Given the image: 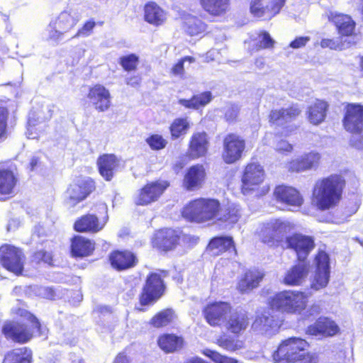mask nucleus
<instances>
[{"instance_id":"f257e3e1","label":"nucleus","mask_w":363,"mask_h":363,"mask_svg":"<svg viewBox=\"0 0 363 363\" xmlns=\"http://www.w3.org/2000/svg\"><path fill=\"white\" fill-rule=\"evenodd\" d=\"M344 186L345 180L337 174L318 180L313 189L312 203L322 211L334 208L341 199Z\"/></svg>"},{"instance_id":"f03ea898","label":"nucleus","mask_w":363,"mask_h":363,"mask_svg":"<svg viewBox=\"0 0 363 363\" xmlns=\"http://www.w3.org/2000/svg\"><path fill=\"white\" fill-rule=\"evenodd\" d=\"M220 209L218 200L199 199L189 203L182 211V216L188 220L204 223L217 217Z\"/></svg>"},{"instance_id":"7ed1b4c3","label":"nucleus","mask_w":363,"mask_h":363,"mask_svg":"<svg viewBox=\"0 0 363 363\" xmlns=\"http://www.w3.org/2000/svg\"><path fill=\"white\" fill-rule=\"evenodd\" d=\"M79 20L80 15L73 9L62 11L50 22L47 28L48 39L59 42L69 37Z\"/></svg>"},{"instance_id":"20e7f679","label":"nucleus","mask_w":363,"mask_h":363,"mask_svg":"<svg viewBox=\"0 0 363 363\" xmlns=\"http://www.w3.org/2000/svg\"><path fill=\"white\" fill-rule=\"evenodd\" d=\"M308 347V342L302 338H288L282 341L274 352V361L276 363L296 362L308 354L306 352Z\"/></svg>"},{"instance_id":"39448f33","label":"nucleus","mask_w":363,"mask_h":363,"mask_svg":"<svg viewBox=\"0 0 363 363\" xmlns=\"http://www.w3.org/2000/svg\"><path fill=\"white\" fill-rule=\"evenodd\" d=\"M307 304V296L298 291H285L274 295L269 301L272 310L289 313H301Z\"/></svg>"},{"instance_id":"423d86ee","label":"nucleus","mask_w":363,"mask_h":363,"mask_svg":"<svg viewBox=\"0 0 363 363\" xmlns=\"http://www.w3.org/2000/svg\"><path fill=\"white\" fill-rule=\"evenodd\" d=\"M293 228V225L287 220H272L262 225L259 235L261 240L267 245L278 246Z\"/></svg>"},{"instance_id":"0eeeda50","label":"nucleus","mask_w":363,"mask_h":363,"mask_svg":"<svg viewBox=\"0 0 363 363\" xmlns=\"http://www.w3.org/2000/svg\"><path fill=\"white\" fill-rule=\"evenodd\" d=\"M26 313L31 325L14 322L6 323L3 327L2 332L7 338L24 343L31 339L34 333L39 331L40 325L36 318L30 313Z\"/></svg>"},{"instance_id":"6e6552de","label":"nucleus","mask_w":363,"mask_h":363,"mask_svg":"<svg viewBox=\"0 0 363 363\" xmlns=\"http://www.w3.org/2000/svg\"><path fill=\"white\" fill-rule=\"evenodd\" d=\"M286 0H251L250 11L256 18L270 20L277 15Z\"/></svg>"},{"instance_id":"1a4fd4ad","label":"nucleus","mask_w":363,"mask_h":363,"mask_svg":"<svg viewBox=\"0 0 363 363\" xmlns=\"http://www.w3.org/2000/svg\"><path fill=\"white\" fill-rule=\"evenodd\" d=\"M24 256L19 249L5 245L0 247V262L4 267L16 275L21 274Z\"/></svg>"},{"instance_id":"9d476101","label":"nucleus","mask_w":363,"mask_h":363,"mask_svg":"<svg viewBox=\"0 0 363 363\" xmlns=\"http://www.w3.org/2000/svg\"><path fill=\"white\" fill-rule=\"evenodd\" d=\"M232 307L225 301H215L208 303L203 309V315L206 322L211 326H219L226 320Z\"/></svg>"},{"instance_id":"9b49d317","label":"nucleus","mask_w":363,"mask_h":363,"mask_svg":"<svg viewBox=\"0 0 363 363\" xmlns=\"http://www.w3.org/2000/svg\"><path fill=\"white\" fill-rule=\"evenodd\" d=\"M344 128L351 133H360L363 130V106L359 104H348L345 107L342 119Z\"/></svg>"},{"instance_id":"f8f14e48","label":"nucleus","mask_w":363,"mask_h":363,"mask_svg":"<svg viewBox=\"0 0 363 363\" xmlns=\"http://www.w3.org/2000/svg\"><path fill=\"white\" fill-rule=\"evenodd\" d=\"M286 247L291 249L296 253L298 261H306V259L315 247L313 237L300 233L286 237Z\"/></svg>"},{"instance_id":"ddd939ff","label":"nucleus","mask_w":363,"mask_h":363,"mask_svg":"<svg viewBox=\"0 0 363 363\" xmlns=\"http://www.w3.org/2000/svg\"><path fill=\"white\" fill-rule=\"evenodd\" d=\"M169 186L168 182L157 180L147 183L138 192L135 198L137 205H147L158 200Z\"/></svg>"},{"instance_id":"4468645a","label":"nucleus","mask_w":363,"mask_h":363,"mask_svg":"<svg viewBox=\"0 0 363 363\" xmlns=\"http://www.w3.org/2000/svg\"><path fill=\"white\" fill-rule=\"evenodd\" d=\"M316 267L315 276L311 283V288L319 290L325 288L330 278V259L327 253L320 251L315 257Z\"/></svg>"},{"instance_id":"2eb2a0df","label":"nucleus","mask_w":363,"mask_h":363,"mask_svg":"<svg viewBox=\"0 0 363 363\" xmlns=\"http://www.w3.org/2000/svg\"><path fill=\"white\" fill-rule=\"evenodd\" d=\"M245 147V140L238 135L228 134L223 140V159L227 164H233L240 159Z\"/></svg>"},{"instance_id":"dca6fc26","label":"nucleus","mask_w":363,"mask_h":363,"mask_svg":"<svg viewBox=\"0 0 363 363\" xmlns=\"http://www.w3.org/2000/svg\"><path fill=\"white\" fill-rule=\"evenodd\" d=\"M94 182L89 178H79L67 191V202L70 206L84 200L94 189Z\"/></svg>"},{"instance_id":"f3484780","label":"nucleus","mask_w":363,"mask_h":363,"mask_svg":"<svg viewBox=\"0 0 363 363\" xmlns=\"http://www.w3.org/2000/svg\"><path fill=\"white\" fill-rule=\"evenodd\" d=\"M164 289L160 275L157 273L151 274L146 280L140 298L141 305L146 306L157 300L162 295Z\"/></svg>"},{"instance_id":"a211bd4d","label":"nucleus","mask_w":363,"mask_h":363,"mask_svg":"<svg viewBox=\"0 0 363 363\" xmlns=\"http://www.w3.org/2000/svg\"><path fill=\"white\" fill-rule=\"evenodd\" d=\"M276 201L292 208H300L303 203V198L294 187L280 185L274 191Z\"/></svg>"},{"instance_id":"6ab92c4d","label":"nucleus","mask_w":363,"mask_h":363,"mask_svg":"<svg viewBox=\"0 0 363 363\" xmlns=\"http://www.w3.org/2000/svg\"><path fill=\"white\" fill-rule=\"evenodd\" d=\"M264 179V172L262 167L257 163H250L245 167L242 176V192L247 194L255 189Z\"/></svg>"},{"instance_id":"aec40b11","label":"nucleus","mask_w":363,"mask_h":363,"mask_svg":"<svg viewBox=\"0 0 363 363\" xmlns=\"http://www.w3.org/2000/svg\"><path fill=\"white\" fill-rule=\"evenodd\" d=\"M206 177V169L202 164L189 167L184 177L183 186L187 191H196L202 187Z\"/></svg>"},{"instance_id":"412c9836","label":"nucleus","mask_w":363,"mask_h":363,"mask_svg":"<svg viewBox=\"0 0 363 363\" xmlns=\"http://www.w3.org/2000/svg\"><path fill=\"white\" fill-rule=\"evenodd\" d=\"M320 155L314 151L304 153L289 162L288 169L291 172H301L318 167Z\"/></svg>"},{"instance_id":"4be33fe9","label":"nucleus","mask_w":363,"mask_h":363,"mask_svg":"<svg viewBox=\"0 0 363 363\" xmlns=\"http://www.w3.org/2000/svg\"><path fill=\"white\" fill-rule=\"evenodd\" d=\"M309 272V263L306 261H298L286 272L283 282L289 286H299L305 281Z\"/></svg>"},{"instance_id":"5701e85b","label":"nucleus","mask_w":363,"mask_h":363,"mask_svg":"<svg viewBox=\"0 0 363 363\" xmlns=\"http://www.w3.org/2000/svg\"><path fill=\"white\" fill-rule=\"evenodd\" d=\"M281 324V321L269 311H264L257 315L252 328L267 335H272L278 332Z\"/></svg>"},{"instance_id":"b1692460","label":"nucleus","mask_w":363,"mask_h":363,"mask_svg":"<svg viewBox=\"0 0 363 363\" xmlns=\"http://www.w3.org/2000/svg\"><path fill=\"white\" fill-rule=\"evenodd\" d=\"M328 21L333 23L338 33L344 36H352L355 28V22L346 14L329 11L325 13Z\"/></svg>"},{"instance_id":"393cba45","label":"nucleus","mask_w":363,"mask_h":363,"mask_svg":"<svg viewBox=\"0 0 363 363\" xmlns=\"http://www.w3.org/2000/svg\"><path fill=\"white\" fill-rule=\"evenodd\" d=\"M209 138L205 132L193 133L190 138L188 155L191 159L204 157L208 150Z\"/></svg>"},{"instance_id":"a878e982","label":"nucleus","mask_w":363,"mask_h":363,"mask_svg":"<svg viewBox=\"0 0 363 363\" xmlns=\"http://www.w3.org/2000/svg\"><path fill=\"white\" fill-rule=\"evenodd\" d=\"M87 97L95 108L100 112L107 111L111 106L109 91L101 84H96L91 88Z\"/></svg>"},{"instance_id":"bb28decb","label":"nucleus","mask_w":363,"mask_h":363,"mask_svg":"<svg viewBox=\"0 0 363 363\" xmlns=\"http://www.w3.org/2000/svg\"><path fill=\"white\" fill-rule=\"evenodd\" d=\"M100 174L106 180L111 181L120 166V160L112 154H104L97 160Z\"/></svg>"},{"instance_id":"cd10ccee","label":"nucleus","mask_w":363,"mask_h":363,"mask_svg":"<svg viewBox=\"0 0 363 363\" xmlns=\"http://www.w3.org/2000/svg\"><path fill=\"white\" fill-rule=\"evenodd\" d=\"M338 332V325L328 318H320L307 329V333L311 335L333 336Z\"/></svg>"},{"instance_id":"c85d7f7f","label":"nucleus","mask_w":363,"mask_h":363,"mask_svg":"<svg viewBox=\"0 0 363 363\" xmlns=\"http://www.w3.org/2000/svg\"><path fill=\"white\" fill-rule=\"evenodd\" d=\"M145 20L155 26H162L167 18V13L155 2L147 3L144 8Z\"/></svg>"},{"instance_id":"c756f323","label":"nucleus","mask_w":363,"mask_h":363,"mask_svg":"<svg viewBox=\"0 0 363 363\" xmlns=\"http://www.w3.org/2000/svg\"><path fill=\"white\" fill-rule=\"evenodd\" d=\"M229 314L230 316L225 326L230 333L238 334L247 329L249 325V318L245 311L235 310Z\"/></svg>"},{"instance_id":"7c9ffc66","label":"nucleus","mask_w":363,"mask_h":363,"mask_svg":"<svg viewBox=\"0 0 363 363\" xmlns=\"http://www.w3.org/2000/svg\"><path fill=\"white\" fill-rule=\"evenodd\" d=\"M301 113L297 105L286 108L276 109L271 111L270 121L278 125H284L286 123L295 119Z\"/></svg>"},{"instance_id":"2f4dec72","label":"nucleus","mask_w":363,"mask_h":363,"mask_svg":"<svg viewBox=\"0 0 363 363\" xmlns=\"http://www.w3.org/2000/svg\"><path fill=\"white\" fill-rule=\"evenodd\" d=\"M328 108L329 105L326 101L320 99L315 100L308 108V121L313 125H319L323 123L325 119Z\"/></svg>"},{"instance_id":"473e14b6","label":"nucleus","mask_w":363,"mask_h":363,"mask_svg":"<svg viewBox=\"0 0 363 363\" xmlns=\"http://www.w3.org/2000/svg\"><path fill=\"white\" fill-rule=\"evenodd\" d=\"M241 216L240 208L235 203L229 204L226 207L220 208L218 213V220L223 223L225 228H230L235 225Z\"/></svg>"},{"instance_id":"72a5a7b5","label":"nucleus","mask_w":363,"mask_h":363,"mask_svg":"<svg viewBox=\"0 0 363 363\" xmlns=\"http://www.w3.org/2000/svg\"><path fill=\"white\" fill-rule=\"evenodd\" d=\"M106 220L99 222L98 218L92 214L82 216L74 223V229L78 232L97 233L103 229Z\"/></svg>"},{"instance_id":"f704fd0d","label":"nucleus","mask_w":363,"mask_h":363,"mask_svg":"<svg viewBox=\"0 0 363 363\" xmlns=\"http://www.w3.org/2000/svg\"><path fill=\"white\" fill-rule=\"evenodd\" d=\"M264 274L258 270H249L240 279L238 284V289L241 293H248L258 286Z\"/></svg>"},{"instance_id":"c9c22d12","label":"nucleus","mask_w":363,"mask_h":363,"mask_svg":"<svg viewBox=\"0 0 363 363\" xmlns=\"http://www.w3.org/2000/svg\"><path fill=\"white\" fill-rule=\"evenodd\" d=\"M208 250L213 255H219L225 251L236 252L233 238L229 236L213 238L208 245Z\"/></svg>"},{"instance_id":"e433bc0d","label":"nucleus","mask_w":363,"mask_h":363,"mask_svg":"<svg viewBox=\"0 0 363 363\" xmlns=\"http://www.w3.org/2000/svg\"><path fill=\"white\" fill-rule=\"evenodd\" d=\"M135 256L130 252H115L110 255L113 267L123 270L133 267L136 263Z\"/></svg>"},{"instance_id":"4c0bfd02","label":"nucleus","mask_w":363,"mask_h":363,"mask_svg":"<svg viewBox=\"0 0 363 363\" xmlns=\"http://www.w3.org/2000/svg\"><path fill=\"white\" fill-rule=\"evenodd\" d=\"M183 343L182 337L174 334L162 335L157 340L158 346L166 353L174 352L182 349Z\"/></svg>"},{"instance_id":"58836bf2","label":"nucleus","mask_w":363,"mask_h":363,"mask_svg":"<svg viewBox=\"0 0 363 363\" xmlns=\"http://www.w3.org/2000/svg\"><path fill=\"white\" fill-rule=\"evenodd\" d=\"M94 249V245L89 240L75 236L72 240L71 252L74 257H82L89 255Z\"/></svg>"},{"instance_id":"ea45409f","label":"nucleus","mask_w":363,"mask_h":363,"mask_svg":"<svg viewBox=\"0 0 363 363\" xmlns=\"http://www.w3.org/2000/svg\"><path fill=\"white\" fill-rule=\"evenodd\" d=\"M178 239L176 231L170 228L162 230L155 235L156 244L164 250H171L177 244Z\"/></svg>"},{"instance_id":"a19ab883","label":"nucleus","mask_w":363,"mask_h":363,"mask_svg":"<svg viewBox=\"0 0 363 363\" xmlns=\"http://www.w3.org/2000/svg\"><path fill=\"white\" fill-rule=\"evenodd\" d=\"M17 179L12 171L0 169V199L13 192Z\"/></svg>"},{"instance_id":"79ce46f5","label":"nucleus","mask_w":363,"mask_h":363,"mask_svg":"<svg viewBox=\"0 0 363 363\" xmlns=\"http://www.w3.org/2000/svg\"><path fill=\"white\" fill-rule=\"evenodd\" d=\"M213 99L211 91H204L201 94L194 95L191 99H179V104L185 108L198 109L203 107L209 104Z\"/></svg>"},{"instance_id":"37998d69","label":"nucleus","mask_w":363,"mask_h":363,"mask_svg":"<svg viewBox=\"0 0 363 363\" xmlns=\"http://www.w3.org/2000/svg\"><path fill=\"white\" fill-rule=\"evenodd\" d=\"M230 0H201L203 9L213 16L225 13L229 7Z\"/></svg>"},{"instance_id":"c03bdc74","label":"nucleus","mask_w":363,"mask_h":363,"mask_svg":"<svg viewBox=\"0 0 363 363\" xmlns=\"http://www.w3.org/2000/svg\"><path fill=\"white\" fill-rule=\"evenodd\" d=\"M31 355L27 347L16 348L7 353L3 363H30Z\"/></svg>"},{"instance_id":"a18cd8bd","label":"nucleus","mask_w":363,"mask_h":363,"mask_svg":"<svg viewBox=\"0 0 363 363\" xmlns=\"http://www.w3.org/2000/svg\"><path fill=\"white\" fill-rule=\"evenodd\" d=\"M191 128V122L187 117L175 118L169 126L172 138L175 140L185 135Z\"/></svg>"},{"instance_id":"49530a36","label":"nucleus","mask_w":363,"mask_h":363,"mask_svg":"<svg viewBox=\"0 0 363 363\" xmlns=\"http://www.w3.org/2000/svg\"><path fill=\"white\" fill-rule=\"evenodd\" d=\"M48 126L45 121L36 122L32 117L28 119L27 137L29 139H38L44 135Z\"/></svg>"},{"instance_id":"de8ad7c7","label":"nucleus","mask_w":363,"mask_h":363,"mask_svg":"<svg viewBox=\"0 0 363 363\" xmlns=\"http://www.w3.org/2000/svg\"><path fill=\"white\" fill-rule=\"evenodd\" d=\"M184 28L189 35H197L206 30V26L198 18L189 16L185 19Z\"/></svg>"},{"instance_id":"09e8293b","label":"nucleus","mask_w":363,"mask_h":363,"mask_svg":"<svg viewBox=\"0 0 363 363\" xmlns=\"http://www.w3.org/2000/svg\"><path fill=\"white\" fill-rule=\"evenodd\" d=\"M216 342L218 346L229 352H235L244 347V342L242 340L225 335L217 338Z\"/></svg>"},{"instance_id":"8fccbe9b","label":"nucleus","mask_w":363,"mask_h":363,"mask_svg":"<svg viewBox=\"0 0 363 363\" xmlns=\"http://www.w3.org/2000/svg\"><path fill=\"white\" fill-rule=\"evenodd\" d=\"M173 318V311L170 309L162 311L155 315L150 321V324L155 328L168 325Z\"/></svg>"},{"instance_id":"3c124183","label":"nucleus","mask_w":363,"mask_h":363,"mask_svg":"<svg viewBox=\"0 0 363 363\" xmlns=\"http://www.w3.org/2000/svg\"><path fill=\"white\" fill-rule=\"evenodd\" d=\"M195 61V59L190 56L184 57V58L179 60L172 68L171 73L177 77L183 78L184 76V63L188 62L191 64Z\"/></svg>"},{"instance_id":"603ef678","label":"nucleus","mask_w":363,"mask_h":363,"mask_svg":"<svg viewBox=\"0 0 363 363\" xmlns=\"http://www.w3.org/2000/svg\"><path fill=\"white\" fill-rule=\"evenodd\" d=\"M147 143L154 150H162L165 147L167 142L163 137L158 134L152 135L146 139Z\"/></svg>"},{"instance_id":"864d4df0","label":"nucleus","mask_w":363,"mask_h":363,"mask_svg":"<svg viewBox=\"0 0 363 363\" xmlns=\"http://www.w3.org/2000/svg\"><path fill=\"white\" fill-rule=\"evenodd\" d=\"M96 23L94 21H86L82 28H80L77 33L71 37L73 38H86L89 36L94 28Z\"/></svg>"},{"instance_id":"5fc2aeb1","label":"nucleus","mask_w":363,"mask_h":363,"mask_svg":"<svg viewBox=\"0 0 363 363\" xmlns=\"http://www.w3.org/2000/svg\"><path fill=\"white\" fill-rule=\"evenodd\" d=\"M138 57L135 55H130L121 58V64L124 69L131 71L136 68Z\"/></svg>"},{"instance_id":"6e6d98bb","label":"nucleus","mask_w":363,"mask_h":363,"mask_svg":"<svg viewBox=\"0 0 363 363\" xmlns=\"http://www.w3.org/2000/svg\"><path fill=\"white\" fill-rule=\"evenodd\" d=\"M257 40V50L272 48L274 43L269 34L267 32L261 33L258 36Z\"/></svg>"},{"instance_id":"4d7b16f0","label":"nucleus","mask_w":363,"mask_h":363,"mask_svg":"<svg viewBox=\"0 0 363 363\" xmlns=\"http://www.w3.org/2000/svg\"><path fill=\"white\" fill-rule=\"evenodd\" d=\"M7 117V110L4 107H0V139L6 136Z\"/></svg>"},{"instance_id":"13d9d810","label":"nucleus","mask_w":363,"mask_h":363,"mask_svg":"<svg viewBox=\"0 0 363 363\" xmlns=\"http://www.w3.org/2000/svg\"><path fill=\"white\" fill-rule=\"evenodd\" d=\"M274 149L277 152L280 153L290 152L293 150V146L287 141L280 140L275 144Z\"/></svg>"},{"instance_id":"bf43d9fd","label":"nucleus","mask_w":363,"mask_h":363,"mask_svg":"<svg viewBox=\"0 0 363 363\" xmlns=\"http://www.w3.org/2000/svg\"><path fill=\"white\" fill-rule=\"evenodd\" d=\"M36 293L38 296L47 299H53L55 298V291L50 287H38Z\"/></svg>"},{"instance_id":"052dcab7","label":"nucleus","mask_w":363,"mask_h":363,"mask_svg":"<svg viewBox=\"0 0 363 363\" xmlns=\"http://www.w3.org/2000/svg\"><path fill=\"white\" fill-rule=\"evenodd\" d=\"M239 113V108L237 106L232 105L225 111V117L228 121H233L237 118Z\"/></svg>"},{"instance_id":"680f3d73","label":"nucleus","mask_w":363,"mask_h":363,"mask_svg":"<svg viewBox=\"0 0 363 363\" xmlns=\"http://www.w3.org/2000/svg\"><path fill=\"white\" fill-rule=\"evenodd\" d=\"M309 40V37H298L290 43V47L294 49L300 48L305 46Z\"/></svg>"},{"instance_id":"e2e57ef3","label":"nucleus","mask_w":363,"mask_h":363,"mask_svg":"<svg viewBox=\"0 0 363 363\" xmlns=\"http://www.w3.org/2000/svg\"><path fill=\"white\" fill-rule=\"evenodd\" d=\"M350 144L358 150L363 149V135L362 136H353L350 140Z\"/></svg>"},{"instance_id":"0e129e2a","label":"nucleus","mask_w":363,"mask_h":363,"mask_svg":"<svg viewBox=\"0 0 363 363\" xmlns=\"http://www.w3.org/2000/svg\"><path fill=\"white\" fill-rule=\"evenodd\" d=\"M41 162L38 157L34 156L30 159L29 168L31 171L37 170L40 166Z\"/></svg>"},{"instance_id":"69168bd1","label":"nucleus","mask_w":363,"mask_h":363,"mask_svg":"<svg viewBox=\"0 0 363 363\" xmlns=\"http://www.w3.org/2000/svg\"><path fill=\"white\" fill-rule=\"evenodd\" d=\"M37 258H41L43 262L50 263L52 261V256L50 253L44 251H39L35 254Z\"/></svg>"},{"instance_id":"338daca9","label":"nucleus","mask_w":363,"mask_h":363,"mask_svg":"<svg viewBox=\"0 0 363 363\" xmlns=\"http://www.w3.org/2000/svg\"><path fill=\"white\" fill-rule=\"evenodd\" d=\"M296 363H318V359L315 355L308 354L305 357L296 362Z\"/></svg>"},{"instance_id":"774afa93","label":"nucleus","mask_w":363,"mask_h":363,"mask_svg":"<svg viewBox=\"0 0 363 363\" xmlns=\"http://www.w3.org/2000/svg\"><path fill=\"white\" fill-rule=\"evenodd\" d=\"M113 363H130L129 357L123 352L119 353Z\"/></svg>"}]
</instances>
